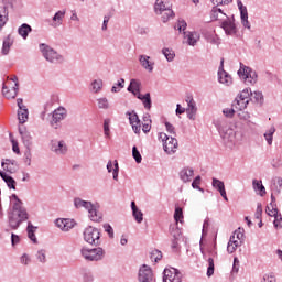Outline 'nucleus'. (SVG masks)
I'll return each mask as SVG.
<instances>
[{
    "instance_id": "1",
    "label": "nucleus",
    "mask_w": 282,
    "mask_h": 282,
    "mask_svg": "<svg viewBox=\"0 0 282 282\" xmlns=\"http://www.w3.org/2000/svg\"><path fill=\"white\" fill-rule=\"evenodd\" d=\"M10 199L12 205L8 213L9 228L11 230H19L23 221L30 219V214H28V209L23 206V200L17 194H12Z\"/></svg>"
},
{
    "instance_id": "2",
    "label": "nucleus",
    "mask_w": 282,
    "mask_h": 282,
    "mask_svg": "<svg viewBox=\"0 0 282 282\" xmlns=\"http://www.w3.org/2000/svg\"><path fill=\"white\" fill-rule=\"evenodd\" d=\"M154 10L156 14H161V20L163 23H167L170 19L175 17V12H173V4H171L169 1L156 0Z\"/></svg>"
},
{
    "instance_id": "3",
    "label": "nucleus",
    "mask_w": 282,
    "mask_h": 282,
    "mask_svg": "<svg viewBox=\"0 0 282 282\" xmlns=\"http://www.w3.org/2000/svg\"><path fill=\"white\" fill-rule=\"evenodd\" d=\"M40 51L48 63H53L55 65L58 63H65V57L45 43L40 44Z\"/></svg>"
},
{
    "instance_id": "4",
    "label": "nucleus",
    "mask_w": 282,
    "mask_h": 282,
    "mask_svg": "<svg viewBox=\"0 0 282 282\" xmlns=\"http://www.w3.org/2000/svg\"><path fill=\"white\" fill-rule=\"evenodd\" d=\"M238 76L245 82L246 85H256L258 80L257 72L252 70V68L243 65L242 63H240Z\"/></svg>"
},
{
    "instance_id": "5",
    "label": "nucleus",
    "mask_w": 282,
    "mask_h": 282,
    "mask_svg": "<svg viewBox=\"0 0 282 282\" xmlns=\"http://www.w3.org/2000/svg\"><path fill=\"white\" fill-rule=\"evenodd\" d=\"M159 140H162L163 149L167 155H173L177 151L178 143L175 137H169L166 133L161 132L159 133Z\"/></svg>"
},
{
    "instance_id": "6",
    "label": "nucleus",
    "mask_w": 282,
    "mask_h": 282,
    "mask_svg": "<svg viewBox=\"0 0 282 282\" xmlns=\"http://www.w3.org/2000/svg\"><path fill=\"white\" fill-rule=\"evenodd\" d=\"M84 240L90 246H100V230L96 227H87L84 230Z\"/></svg>"
},
{
    "instance_id": "7",
    "label": "nucleus",
    "mask_w": 282,
    "mask_h": 282,
    "mask_svg": "<svg viewBox=\"0 0 282 282\" xmlns=\"http://www.w3.org/2000/svg\"><path fill=\"white\" fill-rule=\"evenodd\" d=\"M80 252L86 261H101L102 257H105V250L100 247L94 249L83 247Z\"/></svg>"
},
{
    "instance_id": "8",
    "label": "nucleus",
    "mask_w": 282,
    "mask_h": 282,
    "mask_svg": "<svg viewBox=\"0 0 282 282\" xmlns=\"http://www.w3.org/2000/svg\"><path fill=\"white\" fill-rule=\"evenodd\" d=\"M67 118V109L58 107L52 113L50 124L53 129H61V122Z\"/></svg>"
},
{
    "instance_id": "9",
    "label": "nucleus",
    "mask_w": 282,
    "mask_h": 282,
    "mask_svg": "<svg viewBox=\"0 0 282 282\" xmlns=\"http://www.w3.org/2000/svg\"><path fill=\"white\" fill-rule=\"evenodd\" d=\"M220 28L224 29V32L227 34V36H236V34L239 32L237 24L235 23V15L231 18L227 17L226 20H223Z\"/></svg>"
},
{
    "instance_id": "10",
    "label": "nucleus",
    "mask_w": 282,
    "mask_h": 282,
    "mask_svg": "<svg viewBox=\"0 0 282 282\" xmlns=\"http://www.w3.org/2000/svg\"><path fill=\"white\" fill-rule=\"evenodd\" d=\"M163 282H182V273L175 269H164Z\"/></svg>"
},
{
    "instance_id": "11",
    "label": "nucleus",
    "mask_w": 282,
    "mask_h": 282,
    "mask_svg": "<svg viewBox=\"0 0 282 282\" xmlns=\"http://www.w3.org/2000/svg\"><path fill=\"white\" fill-rule=\"evenodd\" d=\"M185 102H187V108L185 109L187 113V118L189 120H196L197 118V104L195 102V99H193V96H187L185 99Z\"/></svg>"
},
{
    "instance_id": "12",
    "label": "nucleus",
    "mask_w": 282,
    "mask_h": 282,
    "mask_svg": "<svg viewBox=\"0 0 282 282\" xmlns=\"http://www.w3.org/2000/svg\"><path fill=\"white\" fill-rule=\"evenodd\" d=\"M139 281L140 282H152L153 281V270H151V267L143 264L140 268Z\"/></svg>"
},
{
    "instance_id": "13",
    "label": "nucleus",
    "mask_w": 282,
    "mask_h": 282,
    "mask_svg": "<svg viewBox=\"0 0 282 282\" xmlns=\"http://www.w3.org/2000/svg\"><path fill=\"white\" fill-rule=\"evenodd\" d=\"M218 80L227 87H230V84L232 83V77L226 70H224V59L220 62V68L218 70Z\"/></svg>"
},
{
    "instance_id": "14",
    "label": "nucleus",
    "mask_w": 282,
    "mask_h": 282,
    "mask_svg": "<svg viewBox=\"0 0 282 282\" xmlns=\"http://www.w3.org/2000/svg\"><path fill=\"white\" fill-rule=\"evenodd\" d=\"M51 151L56 155H65L67 153V144H65V141H52Z\"/></svg>"
},
{
    "instance_id": "15",
    "label": "nucleus",
    "mask_w": 282,
    "mask_h": 282,
    "mask_svg": "<svg viewBox=\"0 0 282 282\" xmlns=\"http://www.w3.org/2000/svg\"><path fill=\"white\" fill-rule=\"evenodd\" d=\"M1 166L3 169V171H6L7 173H17V171H19V165L17 164L15 160H10V159H6L4 161L1 162Z\"/></svg>"
},
{
    "instance_id": "16",
    "label": "nucleus",
    "mask_w": 282,
    "mask_h": 282,
    "mask_svg": "<svg viewBox=\"0 0 282 282\" xmlns=\"http://www.w3.org/2000/svg\"><path fill=\"white\" fill-rule=\"evenodd\" d=\"M139 62L143 69H147V72H153V66L155 65V62L151 61V56L140 55Z\"/></svg>"
},
{
    "instance_id": "17",
    "label": "nucleus",
    "mask_w": 282,
    "mask_h": 282,
    "mask_svg": "<svg viewBox=\"0 0 282 282\" xmlns=\"http://www.w3.org/2000/svg\"><path fill=\"white\" fill-rule=\"evenodd\" d=\"M19 133L22 138L23 144L26 149H30V147H32V135L30 134V132L28 131V129L25 128H19Z\"/></svg>"
},
{
    "instance_id": "18",
    "label": "nucleus",
    "mask_w": 282,
    "mask_h": 282,
    "mask_svg": "<svg viewBox=\"0 0 282 282\" xmlns=\"http://www.w3.org/2000/svg\"><path fill=\"white\" fill-rule=\"evenodd\" d=\"M142 87V83L139 79H131L130 85L128 86V91L137 97H139L140 88Z\"/></svg>"
},
{
    "instance_id": "19",
    "label": "nucleus",
    "mask_w": 282,
    "mask_h": 282,
    "mask_svg": "<svg viewBox=\"0 0 282 282\" xmlns=\"http://www.w3.org/2000/svg\"><path fill=\"white\" fill-rule=\"evenodd\" d=\"M184 39H187V44L195 47L197 45V41H199V33L197 32H183Z\"/></svg>"
},
{
    "instance_id": "20",
    "label": "nucleus",
    "mask_w": 282,
    "mask_h": 282,
    "mask_svg": "<svg viewBox=\"0 0 282 282\" xmlns=\"http://www.w3.org/2000/svg\"><path fill=\"white\" fill-rule=\"evenodd\" d=\"M0 177H2L3 182H6L8 188L17 191V181H14V177L8 175L3 171H0Z\"/></svg>"
},
{
    "instance_id": "21",
    "label": "nucleus",
    "mask_w": 282,
    "mask_h": 282,
    "mask_svg": "<svg viewBox=\"0 0 282 282\" xmlns=\"http://www.w3.org/2000/svg\"><path fill=\"white\" fill-rule=\"evenodd\" d=\"M2 94H3L4 98L14 99L19 95V88L13 86L10 89V88H8V86H6V84H3V86H2Z\"/></svg>"
},
{
    "instance_id": "22",
    "label": "nucleus",
    "mask_w": 282,
    "mask_h": 282,
    "mask_svg": "<svg viewBox=\"0 0 282 282\" xmlns=\"http://www.w3.org/2000/svg\"><path fill=\"white\" fill-rule=\"evenodd\" d=\"M195 175V171L193 167H185L180 172V177L182 182H191L193 180V176Z\"/></svg>"
},
{
    "instance_id": "23",
    "label": "nucleus",
    "mask_w": 282,
    "mask_h": 282,
    "mask_svg": "<svg viewBox=\"0 0 282 282\" xmlns=\"http://www.w3.org/2000/svg\"><path fill=\"white\" fill-rule=\"evenodd\" d=\"M248 105H250V100H243L239 97H236L231 104V107H234L237 111H243V109L248 108Z\"/></svg>"
},
{
    "instance_id": "24",
    "label": "nucleus",
    "mask_w": 282,
    "mask_h": 282,
    "mask_svg": "<svg viewBox=\"0 0 282 282\" xmlns=\"http://www.w3.org/2000/svg\"><path fill=\"white\" fill-rule=\"evenodd\" d=\"M250 102H253L254 105H258V107H263L264 98L263 93L256 90L251 91Z\"/></svg>"
},
{
    "instance_id": "25",
    "label": "nucleus",
    "mask_w": 282,
    "mask_h": 282,
    "mask_svg": "<svg viewBox=\"0 0 282 282\" xmlns=\"http://www.w3.org/2000/svg\"><path fill=\"white\" fill-rule=\"evenodd\" d=\"M131 209L137 224H142V221H144V214H142V210L138 209L135 202H131Z\"/></svg>"
},
{
    "instance_id": "26",
    "label": "nucleus",
    "mask_w": 282,
    "mask_h": 282,
    "mask_svg": "<svg viewBox=\"0 0 282 282\" xmlns=\"http://www.w3.org/2000/svg\"><path fill=\"white\" fill-rule=\"evenodd\" d=\"M74 206L75 208H85L86 210H89L90 208H94V204L89 200H83L79 197H76L74 199Z\"/></svg>"
},
{
    "instance_id": "27",
    "label": "nucleus",
    "mask_w": 282,
    "mask_h": 282,
    "mask_svg": "<svg viewBox=\"0 0 282 282\" xmlns=\"http://www.w3.org/2000/svg\"><path fill=\"white\" fill-rule=\"evenodd\" d=\"M137 98L138 100L142 101L144 109H147L148 111H151V107H152L151 93H147L145 95L141 94Z\"/></svg>"
},
{
    "instance_id": "28",
    "label": "nucleus",
    "mask_w": 282,
    "mask_h": 282,
    "mask_svg": "<svg viewBox=\"0 0 282 282\" xmlns=\"http://www.w3.org/2000/svg\"><path fill=\"white\" fill-rule=\"evenodd\" d=\"M210 17L213 21H219V20L224 21V17L228 19V15H226V13H224V11L218 7H214L212 9Z\"/></svg>"
},
{
    "instance_id": "29",
    "label": "nucleus",
    "mask_w": 282,
    "mask_h": 282,
    "mask_svg": "<svg viewBox=\"0 0 282 282\" xmlns=\"http://www.w3.org/2000/svg\"><path fill=\"white\" fill-rule=\"evenodd\" d=\"M13 44L14 40H12V36L8 35L3 41L1 54L8 56V54H10V47H12Z\"/></svg>"
},
{
    "instance_id": "30",
    "label": "nucleus",
    "mask_w": 282,
    "mask_h": 282,
    "mask_svg": "<svg viewBox=\"0 0 282 282\" xmlns=\"http://www.w3.org/2000/svg\"><path fill=\"white\" fill-rule=\"evenodd\" d=\"M88 216L91 221H101L102 220V214L98 213V209L96 208V205L93 204V207L88 209Z\"/></svg>"
},
{
    "instance_id": "31",
    "label": "nucleus",
    "mask_w": 282,
    "mask_h": 282,
    "mask_svg": "<svg viewBox=\"0 0 282 282\" xmlns=\"http://www.w3.org/2000/svg\"><path fill=\"white\" fill-rule=\"evenodd\" d=\"M36 228L37 227L32 225L30 221L28 223V227H26L28 237L29 239H31L33 243H39V240L36 239V235L34 234L36 232Z\"/></svg>"
},
{
    "instance_id": "32",
    "label": "nucleus",
    "mask_w": 282,
    "mask_h": 282,
    "mask_svg": "<svg viewBox=\"0 0 282 282\" xmlns=\"http://www.w3.org/2000/svg\"><path fill=\"white\" fill-rule=\"evenodd\" d=\"M29 116L30 112L28 111V108L18 109V120L20 124H25V122H28Z\"/></svg>"
},
{
    "instance_id": "33",
    "label": "nucleus",
    "mask_w": 282,
    "mask_h": 282,
    "mask_svg": "<svg viewBox=\"0 0 282 282\" xmlns=\"http://www.w3.org/2000/svg\"><path fill=\"white\" fill-rule=\"evenodd\" d=\"M32 32V26L28 23H23L19 29H18V34L22 36V39H28V35Z\"/></svg>"
},
{
    "instance_id": "34",
    "label": "nucleus",
    "mask_w": 282,
    "mask_h": 282,
    "mask_svg": "<svg viewBox=\"0 0 282 282\" xmlns=\"http://www.w3.org/2000/svg\"><path fill=\"white\" fill-rule=\"evenodd\" d=\"M63 19H65V11H57L53 17V26L58 28V25H63Z\"/></svg>"
},
{
    "instance_id": "35",
    "label": "nucleus",
    "mask_w": 282,
    "mask_h": 282,
    "mask_svg": "<svg viewBox=\"0 0 282 282\" xmlns=\"http://www.w3.org/2000/svg\"><path fill=\"white\" fill-rule=\"evenodd\" d=\"M240 19L243 28H247V30H250V21H248V8L240 10Z\"/></svg>"
},
{
    "instance_id": "36",
    "label": "nucleus",
    "mask_w": 282,
    "mask_h": 282,
    "mask_svg": "<svg viewBox=\"0 0 282 282\" xmlns=\"http://www.w3.org/2000/svg\"><path fill=\"white\" fill-rule=\"evenodd\" d=\"M223 140H224L225 144L234 143L235 142V131L232 129H228L223 134Z\"/></svg>"
},
{
    "instance_id": "37",
    "label": "nucleus",
    "mask_w": 282,
    "mask_h": 282,
    "mask_svg": "<svg viewBox=\"0 0 282 282\" xmlns=\"http://www.w3.org/2000/svg\"><path fill=\"white\" fill-rule=\"evenodd\" d=\"M238 246H239V240H235V236H231L227 245V252H229V254H232V252L237 250Z\"/></svg>"
},
{
    "instance_id": "38",
    "label": "nucleus",
    "mask_w": 282,
    "mask_h": 282,
    "mask_svg": "<svg viewBox=\"0 0 282 282\" xmlns=\"http://www.w3.org/2000/svg\"><path fill=\"white\" fill-rule=\"evenodd\" d=\"M274 133H276V128H274V126H272L269 130L265 131L264 133V138L269 144V147H272V141L274 138Z\"/></svg>"
},
{
    "instance_id": "39",
    "label": "nucleus",
    "mask_w": 282,
    "mask_h": 282,
    "mask_svg": "<svg viewBox=\"0 0 282 282\" xmlns=\"http://www.w3.org/2000/svg\"><path fill=\"white\" fill-rule=\"evenodd\" d=\"M253 188L254 191H259L261 197L265 195V186H263V183L261 181L253 180Z\"/></svg>"
},
{
    "instance_id": "40",
    "label": "nucleus",
    "mask_w": 282,
    "mask_h": 282,
    "mask_svg": "<svg viewBox=\"0 0 282 282\" xmlns=\"http://www.w3.org/2000/svg\"><path fill=\"white\" fill-rule=\"evenodd\" d=\"M251 96H252V89H250V88H245V89L237 96V98H240V100H249V102H250Z\"/></svg>"
},
{
    "instance_id": "41",
    "label": "nucleus",
    "mask_w": 282,
    "mask_h": 282,
    "mask_svg": "<svg viewBox=\"0 0 282 282\" xmlns=\"http://www.w3.org/2000/svg\"><path fill=\"white\" fill-rule=\"evenodd\" d=\"M98 109H109V100L106 97L97 99Z\"/></svg>"
},
{
    "instance_id": "42",
    "label": "nucleus",
    "mask_w": 282,
    "mask_h": 282,
    "mask_svg": "<svg viewBox=\"0 0 282 282\" xmlns=\"http://www.w3.org/2000/svg\"><path fill=\"white\" fill-rule=\"evenodd\" d=\"M265 213L269 215V217H275L279 215V209H276L274 205L270 204L265 207Z\"/></svg>"
},
{
    "instance_id": "43",
    "label": "nucleus",
    "mask_w": 282,
    "mask_h": 282,
    "mask_svg": "<svg viewBox=\"0 0 282 282\" xmlns=\"http://www.w3.org/2000/svg\"><path fill=\"white\" fill-rule=\"evenodd\" d=\"M212 186L216 188V191L218 192L224 191L226 188V185L224 184V182L218 178H213Z\"/></svg>"
},
{
    "instance_id": "44",
    "label": "nucleus",
    "mask_w": 282,
    "mask_h": 282,
    "mask_svg": "<svg viewBox=\"0 0 282 282\" xmlns=\"http://www.w3.org/2000/svg\"><path fill=\"white\" fill-rule=\"evenodd\" d=\"M91 87H93L94 94H98V91H100V89H102V79H95L91 83Z\"/></svg>"
},
{
    "instance_id": "45",
    "label": "nucleus",
    "mask_w": 282,
    "mask_h": 282,
    "mask_svg": "<svg viewBox=\"0 0 282 282\" xmlns=\"http://www.w3.org/2000/svg\"><path fill=\"white\" fill-rule=\"evenodd\" d=\"M162 54L165 56L169 63H171L175 58V53L169 48H163Z\"/></svg>"
},
{
    "instance_id": "46",
    "label": "nucleus",
    "mask_w": 282,
    "mask_h": 282,
    "mask_svg": "<svg viewBox=\"0 0 282 282\" xmlns=\"http://www.w3.org/2000/svg\"><path fill=\"white\" fill-rule=\"evenodd\" d=\"M24 164H26V166H32V150L31 149H26L24 152Z\"/></svg>"
},
{
    "instance_id": "47",
    "label": "nucleus",
    "mask_w": 282,
    "mask_h": 282,
    "mask_svg": "<svg viewBox=\"0 0 282 282\" xmlns=\"http://www.w3.org/2000/svg\"><path fill=\"white\" fill-rule=\"evenodd\" d=\"M132 156L135 160L137 164H140L142 162V154H140V151L135 145L132 148Z\"/></svg>"
},
{
    "instance_id": "48",
    "label": "nucleus",
    "mask_w": 282,
    "mask_h": 282,
    "mask_svg": "<svg viewBox=\"0 0 282 282\" xmlns=\"http://www.w3.org/2000/svg\"><path fill=\"white\" fill-rule=\"evenodd\" d=\"M215 274V260L213 258L208 259L207 276H213Z\"/></svg>"
},
{
    "instance_id": "49",
    "label": "nucleus",
    "mask_w": 282,
    "mask_h": 282,
    "mask_svg": "<svg viewBox=\"0 0 282 282\" xmlns=\"http://www.w3.org/2000/svg\"><path fill=\"white\" fill-rule=\"evenodd\" d=\"M110 124H111V119L104 120V133H105L106 138H109V135H110V129H109Z\"/></svg>"
},
{
    "instance_id": "50",
    "label": "nucleus",
    "mask_w": 282,
    "mask_h": 282,
    "mask_svg": "<svg viewBox=\"0 0 282 282\" xmlns=\"http://www.w3.org/2000/svg\"><path fill=\"white\" fill-rule=\"evenodd\" d=\"M151 259H152V261L154 260L155 263H158V261H161L162 260V251H160V250L152 251Z\"/></svg>"
},
{
    "instance_id": "51",
    "label": "nucleus",
    "mask_w": 282,
    "mask_h": 282,
    "mask_svg": "<svg viewBox=\"0 0 282 282\" xmlns=\"http://www.w3.org/2000/svg\"><path fill=\"white\" fill-rule=\"evenodd\" d=\"M127 115L129 116V121H130V124H135V122H140V117H138V113L135 112H127Z\"/></svg>"
},
{
    "instance_id": "52",
    "label": "nucleus",
    "mask_w": 282,
    "mask_h": 282,
    "mask_svg": "<svg viewBox=\"0 0 282 282\" xmlns=\"http://www.w3.org/2000/svg\"><path fill=\"white\" fill-rule=\"evenodd\" d=\"M36 259H37V261H40V263H45L47 261V258L45 256V250L42 249V250L37 251Z\"/></svg>"
},
{
    "instance_id": "53",
    "label": "nucleus",
    "mask_w": 282,
    "mask_h": 282,
    "mask_svg": "<svg viewBox=\"0 0 282 282\" xmlns=\"http://www.w3.org/2000/svg\"><path fill=\"white\" fill-rule=\"evenodd\" d=\"M174 219H175V221H180V219H184V212L182 210V208H180V207L175 208Z\"/></svg>"
},
{
    "instance_id": "54",
    "label": "nucleus",
    "mask_w": 282,
    "mask_h": 282,
    "mask_svg": "<svg viewBox=\"0 0 282 282\" xmlns=\"http://www.w3.org/2000/svg\"><path fill=\"white\" fill-rule=\"evenodd\" d=\"M200 184H202V176H196L192 183V188H197V191L204 192V189L199 187Z\"/></svg>"
},
{
    "instance_id": "55",
    "label": "nucleus",
    "mask_w": 282,
    "mask_h": 282,
    "mask_svg": "<svg viewBox=\"0 0 282 282\" xmlns=\"http://www.w3.org/2000/svg\"><path fill=\"white\" fill-rule=\"evenodd\" d=\"M72 228H74V220L65 218L64 232H68V230H72Z\"/></svg>"
},
{
    "instance_id": "56",
    "label": "nucleus",
    "mask_w": 282,
    "mask_h": 282,
    "mask_svg": "<svg viewBox=\"0 0 282 282\" xmlns=\"http://www.w3.org/2000/svg\"><path fill=\"white\" fill-rule=\"evenodd\" d=\"M213 6L219 7V6H228L232 3V0H212Z\"/></svg>"
},
{
    "instance_id": "57",
    "label": "nucleus",
    "mask_w": 282,
    "mask_h": 282,
    "mask_svg": "<svg viewBox=\"0 0 282 282\" xmlns=\"http://www.w3.org/2000/svg\"><path fill=\"white\" fill-rule=\"evenodd\" d=\"M274 228H282V216L281 214H278L274 216V221H273Z\"/></svg>"
},
{
    "instance_id": "58",
    "label": "nucleus",
    "mask_w": 282,
    "mask_h": 282,
    "mask_svg": "<svg viewBox=\"0 0 282 282\" xmlns=\"http://www.w3.org/2000/svg\"><path fill=\"white\" fill-rule=\"evenodd\" d=\"M223 113L226 118H232L235 116V107L231 106V108H225Z\"/></svg>"
},
{
    "instance_id": "59",
    "label": "nucleus",
    "mask_w": 282,
    "mask_h": 282,
    "mask_svg": "<svg viewBox=\"0 0 282 282\" xmlns=\"http://www.w3.org/2000/svg\"><path fill=\"white\" fill-rule=\"evenodd\" d=\"M104 230H105V232H107V235L109 236L110 239H113V227H111V225L105 224Z\"/></svg>"
},
{
    "instance_id": "60",
    "label": "nucleus",
    "mask_w": 282,
    "mask_h": 282,
    "mask_svg": "<svg viewBox=\"0 0 282 282\" xmlns=\"http://www.w3.org/2000/svg\"><path fill=\"white\" fill-rule=\"evenodd\" d=\"M131 127H132V130L134 131V133L140 135V131L142 129V123H141L140 119H139V122L131 123Z\"/></svg>"
},
{
    "instance_id": "61",
    "label": "nucleus",
    "mask_w": 282,
    "mask_h": 282,
    "mask_svg": "<svg viewBox=\"0 0 282 282\" xmlns=\"http://www.w3.org/2000/svg\"><path fill=\"white\" fill-rule=\"evenodd\" d=\"M238 118L247 122L248 120H250V112L240 110V112L238 113Z\"/></svg>"
},
{
    "instance_id": "62",
    "label": "nucleus",
    "mask_w": 282,
    "mask_h": 282,
    "mask_svg": "<svg viewBox=\"0 0 282 282\" xmlns=\"http://www.w3.org/2000/svg\"><path fill=\"white\" fill-rule=\"evenodd\" d=\"M84 282H94V274L91 272H85L83 275Z\"/></svg>"
},
{
    "instance_id": "63",
    "label": "nucleus",
    "mask_w": 282,
    "mask_h": 282,
    "mask_svg": "<svg viewBox=\"0 0 282 282\" xmlns=\"http://www.w3.org/2000/svg\"><path fill=\"white\" fill-rule=\"evenodd\" d=\"M4 6V10H10V8H14V0H2Z\"/></svg>"
},
{
    "instance_id": "64",
    "label": "nucleus",
    "mask_w": 282,
    "mask_h": 282,
    "mask_svg": "<svg viewBox=\"0 0 282 282\" xmlns=\"http://www.w3.org/2000/svg\"><path fill=\"white\" fill-rule=\"evenodd\" d=\"M187 25L188 24L186 23V21L180 20L178 23H177L178 32H184V30H186Z\"/></svg>"
}]
</instances>
